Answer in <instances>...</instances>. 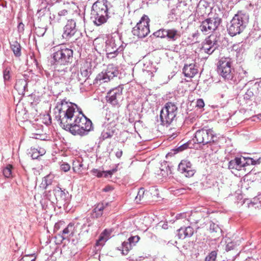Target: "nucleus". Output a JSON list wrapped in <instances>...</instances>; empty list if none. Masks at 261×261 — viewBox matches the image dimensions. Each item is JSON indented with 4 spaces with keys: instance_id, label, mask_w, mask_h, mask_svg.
Listing matches in <instances>:
<instances>
[{
    "instance_id": "52",
    "label": "nucleus",
    "mask_w": 261,
    "mask_h": 261,
    "mask_svg": "<svg viewBox=\"0 0 261 261\" xmlns=\"http://www.w3.org/2000/svg\"><path fill=\"white\" fill-rule=\"evenodd\" d=\"M38 152L40 156H42L45 153V150L43 148H39L38 149Z\"/></svg>"
},
{
    "instance_id": "32",
    "label": "nucleus",
    "mask_w": 261,
    "mask_h": 261,
    "mask_svg": "<svg viewBox=\"0 0 261 261\" xmlns=\"http://www.w3.org/2000/svg\"><path fill=\"white\" fill-rule=\"evenodd\" d=\"M54 176L51 174H49L44 177L41 183V186L44 189H46L48 186L51 185Z\"/></svg>"
},
{
    "instance_id": "64",
    "label": "nucleus",
    "mask_w": 261,
    "mask_h": 261,
    "mask_svg": "<svg viewBox=\"0 0 261 261\" xmlns=\"http://www.w3.org/2000/svg\"><path fill=\"white\" fill-rule=\"evenodd\" d=\"M251 259H246V261H250Z\"/></svg>"
},
{
    "instance_id": "56",
    "label": "nucleus",
    "mask_w": 261,
    "mask_h": 261,
    "mask_svg": "<svg viewBox=\"0 0 261 261\" xmlns=\"http://www.w3.org/2000/svg\"><path fill=\"white\" fill-rule=\"evenodd\" d=\"M222 89L224 90V92H226V90L227 89V88L226 86H224L222 87Z\"/></svg>"
},
{
    "instance_id": "28",
    "label": "nucleus",
    "mask_w": 261,
    "mask_h": 261,
    "mask_svg": "<svg viewBox=\"0 0 261 261\" xmlns=\"http://www.w3.org/2000/svg\"><path fill=\"white\" fill-rule=\"evenodd\" d=\"M11 48L16 57H19L21 56V47L20 44L17 41H15L11 43Z\"/></svg>"
},
{
    "instance_id": "50",
    "label": "nucleus",
    "mask_w": 261,
    "mask_h": 261,
    "mask_svg": "<svg viewBox=\"0 0 261 261\" xmlns=\"http://www.w3.org/2000/svg\"><path fill=\"white\" fill-rule=\"evenodd\" d=\"M58 13L61 17L65 16L68 14V11L67 10L64 9L60 11Z\"/></svg>"
},
{
    "instance_id": "37",
    "label": "nucleus",
    "mask_w": 261,
    "mask_h": 261,
    "mask_svg": "<svg viewBox=\"0 0 261 261\" xmlns=\"http://www.w3.org/2000/svg\"><path fill=\"white\" fill-rule=\"evenodd\" d=\"M10 71L11 69L9 67H7L3 71V78L5 83L10 79Z\"/></svg>"
},
{
    "instance_id": "40",
    "label": "nucleus",
    "mask_w": 261,
    "mask_h": 261,
    "mask_svg": "<svg viewBox=\"0 0 261 261\" xmlns=\"http://www.w3.org/2000/svg\"><path fill=\"white\" fill-rule=\"evenodd\" d=\"M107 75H106V71L102 72L99 73L96 77V80L99 81H102L103 82H108L111 80V79H108Z\"/></svg>"
},
{
    "instance_id": "11",
    "label": "nucleus",
    "mask_w": 261,
    "mask_h": 261,
    "mask_svg": "<svg viewBox=\"0 0 261 261\" xmlns=\"http://www.w3.org/2000/svg\"><path fill=\"white\" fill-rule=\"evenodd\" d=\"M149 19L146 15L143 16L139 22L133 29L132 33L138 38H144L150 32L149 28Z\"/></svg>"
},
{
    "instance_id": "59",
    "label": "nucleus",
    "mask_w": 261,
    "mask_h": 261,
    "mask_svg": "<svg viewBox=\"0 0 261 261\" xmlns=\"http://www.w3.org/2000/svg\"><path fill=\"white\" fill-rule=\"evenodd\" d=\"M220 95L221 98H223L225 96V94L224 93H220Z\"/></svg>"
},
{
    "instance_id": "22",
    "label": "nucleus",
    "mask_w": 261,
    "mask_h": 261,
    "mask_svg": "<svg viewBox=\"0 0 261 261\" xmlns=\"http://www.w3.org/2000/svg\"><path fill=\"white\" fill-rule=\"evenodd\" d=\"M181 36V33L179 31L174 29H167L166 38L171 41H175Z\"/></svg>"
},
{
    "instance_id": "25",
    "label": "nucleus",
    "mask_w": 261,
    "mask_h": 261,
    "mask_svg": "<svg viewBox=\"0 0 261 261\" xmlns=\"http://www.w3.org/2000/svg\"><path fill=\"white\" fill-rule=\"evenodd\" d=\"M107 205V203L105 204L103 203L97 204L93 210L92 217L97 218L102 216L103 211Z\"/></svg>"
},
{
    "instance_id": "18",
    "label": "nucleus",
    "mask_w": 261,
    "mask_h": 261,
    "mask_svg": "<svg viewBox=\"0 0 261 261\" xmlns=\"http://www.w3.org/2000/svg\"><path fill=\"white\" fill-rule=\"evenodd\" d=\"M56 199L59 204L64 205L67 203L68 193L62 190L60 187H56L54 190Z\"/></svg>"
},
{
    "instance_id": "60",
    "label": "nucleus",
    "mask_w": 261,
    "mask_h": 261,
    "mask_svg": "<svg viewBox=\"0 0 261 261\" xmlns=\"http://www.w3.org/2000/svg\"><path fill=\"white\" fill-rule=\"evenodd\" d=\"M23 25H23V24L22 23H20L19 24V27H23Z\"/></svg>"
},
{
    "instance_id": "33",
    "label": "nucleus",
    "mask_w": 261,
    "mask_h": 261,
    "mask_svg": "<svg viewBox=\"0 0 261 261\" xmlns=\"http://www.w3.org/2000/svg\"><path fill=\"white\" fill-rule=\"evenodd\" d=\"M242 160L244 161V167L247 165H255L257 164H259L260 163V158H259L257 160H254L251 158H245L243 157L242 158Z\"/></svg>"
},
{
    "instance_id": "26",
    "label": "nucleus",
    "mask_w": 261,
    "mask_h": 261,
    "mask_svg": "<svg viewBox=\"0 0 261 261\" xmlns=\"http://www.w3.org/2000/svg\"><path fill=\"white\" fill-rule=\"evenodd\" d=\"M147 194L148 192H145L144 188H140L138 192L137 195L135 197L136 202H146L147 200Z\"/></svg>"
},
{
    "instance_id": "48",
    "label": "nucleus",
    "mask_w": 261,
    "mask_h": 261,
    "mask_svg": "<svg viewBox=\"0 0 261 261\" xmlns=\"http://www.w3.org/2000/svg\"><path fill=\"white\" fill-rule=\"evenodd\" d=\"M44 136L40 134H32V138H35L36 139H39L41 140H43L45 139L43 138Z\"/></svg>"
},
{
    "instance_id": "29",
    "label": "nucleus",
    "mask_w": 261,
    "mask_h": 261,
    "mask_svg": "<svg viewBox=\"0 0 261 261\" xmlns=\"http://www.w3.org/2000/svg\"><path fill=\"white\" fill-rule=\"evenodd\" d=\"M160 170L161 174L164 177L168 176L169 175L172 173L171 169L169 165L167 164V162L161 164Z\"/></svg>"
},
{
    "instance_id": "20",
    "label": "nucleus",
    "mask_w": 261,
    "mask_h": 261,
    "mask_svg": "<svg viewBox=\"0 0 261 261\" xmlns=\"http://www.w3.org/2000/svg\"><path fill=\"white\" fill-rule=\"evenodd\" d=\"M28 83L24 79L17 80L15 85V89L19 95H24L27 89Z\"/></svg>"
},
{
    "instance_id": "3",
    "label": "nucleus",
    "mask_w": 261,
    "mask_h": 261,
    "mask_svg": "<svg viewBox=\"0 0 261 261\" xmlns=\"http://www.w3.org/2000/svg\"><path fill=\"white\" fill-rule=\"evenodd\" d=\"M249 20V15L246 12L239 11L230 21V24L227 28L228 34L231 36L240 34L246 27Z\"/></svg>"
},
{
    "instance_id": "14",
    "label": "nucleus",
    "mask_w": 261,
    "mask_h": 261,
    "mask_svg": "<svg viewBox=\"0 0 261 261\" xmlns=\"http://www.w3.org/2000/svg\"><path fill=\"white\" fill-rule=\"evenodd\" d=\"M122 87L119 86L110 90L107 95V102L114 107H119L123 100Z\"/></svg>"
},
{
    "instance_id": "19",
    "label": "nucleus",
    "mask_w": 261,
    "mask_h": 261,
    "mask_svg": "<svg viewBox=\"0 0 261 261\" xmlns=\"http://www.w3.org/2000/svg\"><path fill=\"white\" fill-rule=\"evenodd\" d=\"M198 72L194 64H185L183 68V73L187 77H193Z\"/></svg>"
},
{
    "instance_id": "9",
    "label": "nucleus",
    "mask_w": 261,
    "mask_h": 261,
    "mask_svg": "<svg viewBox=\"0 0 261 261\" xmlns=\"http://www.w3.org/2000/svg\"><path fill=\"white\" fill-rule=\"evenodd\" d=\"M106 51L110 58H114L123 50V47L119 38L108 37L106 41Z\"/></svg>"
},
{
    "instance_id": "38",
    "label": "nucleus",
    "mask_w": 261,
    "mask_h": 261,
    "mask_svg": "<svg viewBox=\"0 0 261 261\" xmlns=\"http://www.w3.org/2000/svg\"><path fill=\"white\" fill-rule=\"evenodd\" d=\"M255 89H253V85L251 88L248 89L247 92L245 94V98L247 99H249L253 96H255Z\"/></svg>"
},
{
    "instance_id": "51",
    "label": "nucleus",
    "mask_w": 261,
    "mask_h": 261,
    "mask_svg": "<svg viewBox=\"0 0 261 261\" xmlns=\"http://www.w3.org/2000/svg\"><path fill=\"white\" fill-rule=\"evenodd\" d=\"M122 151L121 150H118L115 153L117 158H120L122 155Z\"/></svg>"
},
{
    "instance_id": "16",
    "label": "nucleus",
    "mask_w": 261,
    "mask_h": 261,
    "mask_svg": "<svg viewBox=\"0 0 261 261\" xmlns=\"http://www.w3.org/2000/svg\"><path fill=\"white\" fill-rule=\"evenodd\" d=\"M89 75V71L87 69L81 68L80 72H72L71 75V79L73 82L76 81L80 84H83L88 79Z\"/></svg>"
},
{
    "instance_id": "17",
    "label": "nucleus",
    "mask_w": 261,
    "mask_h": 261,
    "mask_svg": "<svg viewBox=\"0 0 261 261\" xmlns=\"http://www.w3.org/2000/svg\"><path fill=\"white\" fill-rule=\"evenodd\" d=\"M140 240L138 236H132L128 239L127 241H124L122 244V253L123 255H127L129 250L134 246Z\"/></svg>"
},
{
    "instance_id": "46",
    "label": "nucleus",
    "mask_w": 261,
    "mask_h": 261,
    "mask_svg": "<svg viewBox=\"0 0 261 261\" xmlns=\"http://www.w3.org/2000/svg\"><path fill=\"white\" fill-rule=\"evenodd\" d=\"M61 170L67 172L69 170L70 168V165L66 163H62L60 166Z\"/></svg>"
},
{
    "instance_id": "62",
    "label": "nucleus",
    "mask_w": 261,
    "mask_h": 261,
    "mask_svg": "<svg viewBox=\"0 0 261 261\" xmlns=\"http://www.w3.org/2000/svg\"><path fill=\"white\" fill-rule=\"evenodd\" d=\"M35 258H34L31 260V261H35Z\"/></svg>"
},
{
    "instance_id": "39",
    "label": "nucleus",
    "mask_w": 261,
    "mask_h": 261,
    "mask_svg": "<svg viewBox=\"0 0 261 261\" xmlns=\"http://www.w3.org/2000/svg\"><path fill=\"white\" fill-rule=\"evenodd\" d=\"M29 154L31 155L33 159H36L39 156L38 148L31 147L29 151Z\"/></svg>"
},
{
    "instance_id": "45",
    "label": "nucleus",
    "mask_w": 261,
    "mask_h": 261,
    "mask_svg": "<svg viewBox=\"0 0 261 261\" xmlns=\"http://www.w3.org/2000/svg\"><path fill=\"white\" fill-rule=\"evenodd\" d=\"M185 228H180L178 230V237L179 239H184L187 237V236H184L186 235V232H185Z\"/></svg>"
},
{
    "instance_id": "41",
    "label": "nucleus",
    "mask_w": 261,
    "mask_h": 261,
    "mask_svg": "<svg viewBox=\"0 0 261 261\" xmlns=\"http://www.w3.org/2000/svg\"><path fill=\"white\" fill-rule=\"evenodd\" d=\"M217 253L216 251H212L205 257V261H215L217 257Z\"/></svg>"
},
{
    "instance_id": "8",
    "label": "nucleus",
    "mask_w": 261,
    "mask_h": 261,
    "mask_svg": "<svg viewBox=\"0 0 261 261\" xmlns=\"http://www.w3.org/2000/svg\"><path fill=\"white\" fill-rule=\"evenodd\" d=\"M84 21V17L79 14L75 18L68 20L64 28L63 37L66 39H70L76 32L77 28L82 24Z\"/></svg>"
},
{
    "instance_id": "5",
    "label": "nucleus",
    "mask_w": 261,
    "mask_h": 261,
    "mask_svg": "<svg viewBox=\"0 0 261 261\" xmlns=\"http://www.w3.org/2000/svg\"><path fill=\"white\" fill-rule=\"evenodd\" d=\"M117 119V115L114 113L109 112L106 114L101 134V137L103 140L112 137L116 133L117 129L116 125Z\"/></svg>"
},
{
    "instance_id": "27",
    "label": "nucleus",
    "mask_w": 261,
    "mask_h": 261,
    "mask_svg": "<svg viewBox=\"0 0 261 261\" xmlns=\"http://www.w3.org/2000/svg\"><path fill=\"white\" fill-rule=\"evenodd\" d=\"M83 164L82 163V160L81 159L76 160L73 161L72 169L74 172L80 173L84 169Z\"/></svg>"
},
{
    "instance_id": "12",
    "label": "nucleus",
    "mask_w": 261,
    "mask_h": 261,
    "mask_svg": "<svg viewBox=\"0 0 261 261\" xmlns=\"http://www.w3.org/2000/svg\"><path fill=\"white\" fill-rule=\"evenodd\" d=\"M221 22V19L218 16L210 17L202 21L200 29L205 34L215 31Z\"/></svg>"
},
{
    "instance_id": "2",
    "label": "nucleus",
    "mask_w": 261,
    "mask_h": 261,
    "mask_svg": "<svg viewBox=\"0 0 261 261\" xmlns=\"http://www.w3.org/2000/svg\"><path fill=\"white\" fill-rule=\"evenodd\" d=\"M108 4L107 0H97L92 7V18L94 23L97 26L107 21L109 10Z\"/></svg>"
},
{
    "instance_id": "6",
    "label": "nucleus",
    "mask_w": 261,
    "mask_h": 261,
    "mask_svg": "<svg viewBox=\"0 0 261 261\" xmlns=\"http://www.w3.org/2000/svg\"><path fill=\"white\" fill-rule=\"evenodd\" d=\"M177 113V107L174 103H166L160 112L161 124L167 126L170 125L175 120Z\"/></svg>"
},
{
    "instance_id": "44",
    "label": "nucleus",
    "mask_w": 261,
    "mask_h": 261,
    "mask_svg": "<svg viewBox=\"0 0 261 261\" xmlns=\"http://www.w3.org/2000/svg\"><path fill=\"white\" fill-rule=\"evenodd\" d=\"M247 72L243 69L241 68L239 69V78H240V80H242L247 77Z\"/></svg>"
},
{
    "instance_id": "54",
    "label": "nucleus",
    "mask_w": 261,
    "mask_h": 261,
    "mask_svg": "<svg viewBox=\"0 0 261 261\" xmlns=\"http://www.w3.org/2000/svg\"><path fill=\"white\" fill-rule=\"evenodd\" d=\"M198 36H199V33L198 32H197L195 33H193L192 35V37L193 38H197Z\"/></svg>"
},
{
    "instance_id": "10",
    "label": "nucleus",
    "mask_w": 261,
    "mask_h": 261,
    "mask_svg": "<svg viewBox=\"0 0 261 261\" xmlns=\"http://www.w3.org/2000/svg\"><path fill=\"white\" fill-rule=\"evenodd\" d=\"M195 138L197 143L205 145L216 141L217 137L212 129L203 128L196 131Z\"/></svg>"
},
{
    "instance_id": "21",
    "label": "nucleus",
    "mask_w": 261,
    "mask_h": 261,
    "mask_svg": "<svg viewBox=\"0 0 261 261\" xmlns=\"http://www.w3.org/2000/svg\"><path fill=\"white\" fill-rule=\"evenodd\" d=\"M244 167V161L241 158H236L231 160L228 163V168L236 170H241Z\"/></svg>"
},
{
    "instance_id": "30",
    "label": "nucleus",
    "mask_w": 261,
    "mask_h": 261,
    "mask_svg": "<svg viewBox=\"0 0 261 261\" xmlns=\"http://www.w3.org/2000/svg\"><path fill=\"white\" fill-rule=\"evenodd\" d=\"M209 230L211 233H216V236L218 237L222 234V229L218 224L213 222H211Z\"/></svg>"
},
{
    "instance_id": "61",
    "label": "nucleus",
    "mask_w": 261,
    "mask_h": 261,
    "mask_svg": "<svg viewBox=\"0 0 261 261\" xmlns=\"http://www.w3.org/2000/svg\"><path fill=\"white\" fill-rule=\"evenodd\" d=\"M144 73L145 74L146 73H148L149 72L147 70L144 71Z\"/></svg>"
},
{
    "instance_id": "57",
    "label": "nucleus",
    "mask_w": 261,
    "mask_h": 261,
    "mask_svg": "<svg viewBox=\"0 0 261 261\" xmlns=\"http://www.w3.org/2000/svg\"><path fill=\"white\" fill-rule=\"evenodd\" d=\"M45 1H47L48 3H53L54 1H57V0H45Z\"/></svg>"
},
{
    "instance_id": "42",
    "label": "nucleus",
    "mask_w": 261,
    "mask_h": 261,
    "mask_svg": "<svg viewBox=\"0 0 261 261\" xmlns=\"http://www.w3.org/2000/svg\"><path fill=\"white\" fill-rule=\"evenodd\" d=\"M50 24H54L56 22H60L61 20V17L59 15L58 13L57 15H53L50 16Z\"/></svg>"
},
{
    "instance_id": "47",
    "label": "nucleus",
    "mask_w": 261,
    "mask_h": 261,
    "mask_svg": "<svg viewBox=\"0 0 261 261\" xmlns=\"http://www.w3.org/2000/svg\"><path fill=\"white\" fill-rule=\"evenodd\" d=\"M234 243L232 242H228L226 246V249L225 250L227 251H228L229 250H231L234 248Z\"/></svg>"
},
{
    "instance_id": "35",
    "label": "nucleus",
    "mask_w": 261,
    "mask_h": 261,
    "mask_svg": "<svg viewBox=\"0 0 261 261\" xmlns=\"http://www.w3.org/2000/svg\"><path fill=\"white\" fill-rule=\"evenodd\" d=\"M13 167L11 165H8L3 169L4 175L7 178H10L12 177V169Z\"/></svg>"
},
{
    "instance_id": "31",
    "label": "nucleus",
    "mask_w": 261,
    "mask_h": 261,
    "mask_svg": "<svg viewBox=\"0 0 261 261\" xmlns=\"http://www.w3.org/2000/svg\"><path fill=\"white\" fill-rule=\"evenodd\" d=\"M118 74V71L112 65L108 66L106 70V75H107L108 79H112Z\"/></svg>"
},
{
    "instance_id": "43",
    "label": "nucleus",
    "mask_w": 261,
    "mask_h": 261,
    "mask_svg": "<svg viewBox=\"0 0 261 261\" xmlns=\"http://www.w3.org/2000/svg\"><path fill=\"white\" fill-rule=\"evenodd\" d=\"M185 232L187 237H191L194 233V229L192 227L188 226L185 228Z\"/></svg>"
},
{
    "instance_id": "23",
    "label": "nucleus",
    "mask_w": 261,
    "mask_h": 261,
    "mask_svg": "<svg viewBox=\"0 0 261 261\" xmlns=\"http://www.w3.org/2000/svg\"><path fill=\"white\" fill-rule=\"evenodd\" d=\"M75 232V227L74 226V224L70 223H69L67 226L63 229L62 231V238L63 239H65L69 236H72Z\"/></svg>"
},
{
    "instance_id": "53",
    "label": "nucleus",
    "mask_w": 261,
    "mask_h": 261,
    "mask_svg": "<svg viewBox=\"0 0 261 261\" xmlns=\"http://www.w3.org/2000/svg\"><path fill=\"white\" fill-rule=\"evenodd\" d=\"M111 190H112V188L110 186H107L103 189V191L105 192H109Z\"/></svg>"
},
{
    "instance_id": "4",
    "label": "nucleus",
    "mask_w": 261,
    "mask_h": 261,
    "mask_svg": "<svg viewBox=\"0 0 261 261\" xmlns=\"http://www.w3.org/2000/svg\"><path fill=\"white\" fill-rule=\"evenodd\" d=\"M53 60L56 65H68L73 60V50L62 44L55 47L53 49Z\"/></svg>"
},
{
    "instance_id": "1",
    "label": "nucleus",
    "mask_w": 261,
    "mask_h": 261,
    "mask_svg": "<svg viewBox=\"0 0 261 261\" xmlns=\"http://www.w3.org/2000/svg\"><path fill=\"white\" fill-rule=\"evenodd\" d=\"M54 113L61 126L74 135L85 136L92 129L91 121L79 111L74 103L60 100L57 102Z\"/></svg>"
},
{
    "instance_id": "63",
    "label": "nucleus",
    "mask_w": 261,
    "mask_h": 261,
    "mask_svg": "<svg viewBox=\"0 0 261 261\" xmlns=\"http://www.w3.org/2000/svg\"><path fill=\"white\" fill-rule=\"evenodd\" d=\"M151 77L153 76V73L152 72L150 73Z\"/></svg>"
},
{
    "instance_id": "49",
    "label": "nucleus",
    "mask_w": 261,
    "mask_h": 261,
    "mask_svg": "<svg viewBox=\"0 0 261 261\" xmlns=\"http://www.w3.org/2000/svg\"><path fill=\"white\" fill-rule=\"evenodd\" d=\"M204 106V102L202 99H198L196 102V107L202 108Z\"/></svg>"
},
{
    "instance_id": "15",
    "label": "nucleus",
    "mask_w": 261,
    "mask_h": 261,
    "mask_svg": "<svg viewBox=\"0 0 261 261\" xmlns=\"http://www.w3.org/2000/svg\"><path fill=\"white\" fill-rule=\"evenodd\" d=\"M178 170L185 176L190 177L195 174V170L193 169L192 164L188 160H182L178 165Z\"/></svg>"
},
{
    "instance_id": "7",
    "label": "nucleus",
    "mask_w": 261,
    "mask_h": 261,
    "mask_svg": "<svg viewBox=\"0 0 261 261\" xmlns=\"http://www.w3.org/2000/svg\"><path fill=\"white\" fill-rule=\"evenodd\" d=\"M217 71L225 80H232L234 75V70L231 67V59L222 58L218 62Z\"/></svg>"
},
{
    "instance_id": "13",
    "label": "nucleus",
    "mask_w": 261,
    "mask_h": 261,
    "mask_svg": "<svg viewBox=\"0 0 261 261\" xmlns=\"http://www.w3.org/2000/svg\"><path fill=\"white\" fill-rule=\"evenodd\" d=\"M218 42V38L216 35H210L202 43L201 52L208 55L212 54L219 46Z\"/></svg>"
},
{
    "instance_id": "58",
    "label": "nucleus",
    "mask_w": 261,
    "mask_h": 261,
    "mask_svg": "<svg viewBox=\"0 0 261 261\" xmlns=\"http://www.w3.org/2000/svg\"><path fill=\"white\" fill-rule=\"evenodd\" d=\"M41 31H42V34H41V35H43L44 34V33H45V30H44V28H42V29H41Z\"/></svg>"
},
{
    "instance_id": "24",
    "label": "nucleus",
    "mask_w": 261,
    "mask_h": 261,
    "mask_svg": "<svg viewBox=\"0 0 261 261\" xmlns=\"http://www.w3.org/2000/svg\"><path fill=\"white\" fill-rule=\"evenodd\" d=\"M116 170H117L116 169H113L112 170L107 171H101L97 169H93L91 170V173L94 175H95L98 177H101L103 176L106 177L109 176H111L116 171Z\"/></svg>"
},
{
    "instance_id": "36",
    "label": "nucleus",
    "mask_w": 261,
    "mask_h": 261,
    "mask_svg": "<svg viewBox=\"0 0 261 261\" xmlns=\"http://www.w3.org/2000/svg\"><path fill=\"white\" fill-rule=\"evenodd\" d=\"M167 34V29H162L155 32L153 35L156 37L166 38Z\"/></svg>"
},
{
    "instance_id": "55",
    "label": "nucleus",
    "mask_w": 261,
    "mask_h": 261,
    "mask_svg": "<svg viewBox=\"0 0 261 261\" xmlns=\"http://www.w3.org/2000/svg\"><path fill=\"white\" fill-rule=\"evenodd\" d=\"M30 256H26L25 257H23L21 258L22 261H28V259H27V258L29 257Z\"/></svg>"
},
{
    "instance_id": "34",
    "label": "nucleus",
    "mask_w": 261,
    "mask_h": 261,
    "mask_svg": "<svg viewBox=\"0 0 261 261\" xmlns=\"http://www.w3.org/2000/svg\"><path fill=\"white\" fill-rule=\"evenodd\" d=\"M253 89H255V96L258 100H261V82H256L253 85Z\"/></svg>"
}]
</instances>
